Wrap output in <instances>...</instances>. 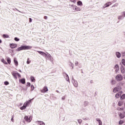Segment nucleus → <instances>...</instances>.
Returning a JSON list of instances; mask_svg holds the SVG:
<instances>
[{
  "label": "nucleus",
  "instance_id": "obj_1",
  "mask_svg": "<svg viewBox=\"0 0 125 125\" xmlns=\"http://www.w3.org/2000/svg\"><path fill=\"white\" fill-rule=\"evenodd\" d=\"M37 52L41 54L42 56H43V57H45L46 59H48L51 62H53V58L50 54L47 53L46 54L45 53L42 51H37Z\"/></svg>",
  "mask_w": 125,
  "mask_h": 125
},
{
  "label": "nucleus",
  "instance_id": "obj_2",
  "mask_svg": "<svg viewBox=\"0 0 125 125\" xmlns=\"http://www.w3.org/2000/svg\"><path fill=\"white\" fill-rule=\"evenodd\" d=\"M32 48V47L29 45H21V47H19L18 48H17L16 51L17 52H19L23 50L31 49Z\"/></svg>",
  "mask_w": 125,
  "mask_h": 125
},
{
  "label": "nucleus",
  "instance_id": "obj_3",
  "mask_svg": "<svg viewBox=\"0 0 125 125\" xmlns=\"http://www.w3.org/2000/svg\"><path fill=\"white\" fill-rule=\"evenodd\" d=\"M11 74L16 80L18 79L17 76H18L19 78H21V75L17 71H13Z\"/></svg>",
  "mask_w": 125,
  "mask_h": 125
},
{
  "label": "nucleus",
  "instance_id": "obj_4",
  "mask_svg": "<svg viewBox=\"0 0 125 125\" xmlns=\"http://www.w3.org/2000/svg\"><path fill=\"white\" fill-rule=\"evenodd\" d=\"M115 79L117 82H121L123 80V77L121 74H118L116 76Z\"/></svg>",
  "mask_w": 125,
  "mask_h": 125
},
{
  "label": "nucleus",
  "instance_id": "obj_5",
  "mask_svg": "<svg viewBox=\"0 0 125 125\" xmlns=\"http://www.w3.org/2000/svg\"><path fill=\"white\" fill-rule=\"evenodd\" d=\"M73 7V9L76 11H81V9L80 7H77L76 5L72 4L71 5Z\"/></svg>",
  "mask_w": 125,
  "mask_h": 125
},
{
  "label": "nucleus",
  "instance_id": "obj_6",
  "mask_svg": "<svg viewBox=\"0 0 125 125\" xmlns=\"http://www.w3.org/2000/svg\"><path fill=\"white\" fill-rule=\"evenodd\" d=\"M71 82H72L74 86L75 87H77L78 86H79V84L78 83V82L77 81V80H75V79H74L73 77L72 78V80H71Z\"/></svg>",
  "mask_w": 125,
  "mask_h": 125
},
{
  "label": "nucleus",
  "instance_id": "obj_7",
  "mask_svg": "<svg viewBox=\"0 0 125 125\" xmlns=\"http://www.w3.org/2000/svg\"><path fill=\"white\" fill-rule=\"evenodd\" d=\"M24 119L25 121L27 122L28 123H30L32 120V117L31 116L28 117L27 116H25Z\"/></svg>",
  "mask_w": 125,
  "mask_h": 125
},
{
  "label": "nucleus",
  "instance_id": "obj_8",
  "mask_svg": "<svg viewBox=\"0 0 125 125\" xmlns=\"http://www.w3.org/2000/svg\"><path fill=\"white\" fill-rule=\"evenodd\" d=\"M112 4V2H108L104 4V6L103 7L104 8H105L106 7H108L110 5Z\"/></svg>",
  "mask_w": 125,
  "mask_h": 125
},
{
  "label": "nucleus",
  "instance_id": "obj_9",
  "mask_svg": "<svg viewBox=\"0 0 125 125\" xmlns=\"http://www.w3.org/2000/svg\"><path fill=\"white\" fill-rule=\"evenodd\" d=\"M17 46H18L17 44H14V43L10 44V46L12 49H14L16 48Z\"/></svg>",
  "mask_w": 125,
  "mask_h": 125
},
{
  "label": "nucleus",
  "instance_id": "obj_10",
  "mask_svg": "<svg viewBox=\"0 0 125 125\" xmlns=\"http://www.w3.org/2000/svg\"><path fill=\"white\" fill-rule=\"evenodd\" d=\"M121 72L122 74L125 73V68L123 65L121 66Z\"/></svg>",
  "mask_w": 125,
  "mask_h": 125
},
{
  "label": "nucleus",
  "instance_id": "obj_11",
  "mask_svg": "<svg viewBox=\"0 0 125 125\" xmlns=\"http://www.w3.org/2000/svg\"><path fill=\"white\" fill-rule=\"evenodd\" d=\"M19 82H20V83H21L22 84H25V79L23 78V79H20Z\"/></svg>",
  "mask_w": 125,
  "mask_h": 125
},
{
  "label": "nucleus",
  "instance_id": "obj_12",
  "mask_svg": "<svg viewBox=\"0 0 125 125\" xmlns=\"http://www.w3.org/2000/svg\"><path fill=\"white\" fill-rule=\"evenodd\" d=\"M48 89L47 86H44L43 88V90L42 91V92L43 93H46L47 91H48Z\"/></svg>",
  "mask_w": 125,
  "mask_h": 125
},
{
  "label": "nucleus",
  "instance_id": "obj_13",
  "mask_svg": "<svg viewBox=\"0 0 125 125\" xmlns=\"http://www.w3.org/2000/svg\"><path fill=\"white\" fill-rule=\"evenodd\" d=\"M115 54L117 58H120L121 57V53H120L119 52H116Z\"/></svg>",
  "mask_w": 125,
  "mask_h": 125
},
{
  "label": "nucleus",
  "instance_id": "obj_14",
  "mask_svg": "<svg viewBox=\"0 0 125 125\" xmlns=\"http://www.w3.org/2000/svg\"><path fill=\"white\" fill-rule=\"evenodd\" d=\"M37 123H38V125H45L43 121H37Z\"/></svg>",
  "mask_w": 125,
  "mask_h": 125
},
{
  "label": "nucleus",
  "instance_id": "obj_15",
  "mask_svg": "<svg viewBox=\"0 0 125 125\" xmlns=\"http://www.w3.org/2000/svg\"><path fill=\"white\" fill-rule=\"evenodd\" d=\"M14 63L16 66H18L19 65V62L17 60V59L15 58L14 60Z\"/></svg>",
  "mask_w": 125,
  "mask_h": 125
},
{
  "label": "nucleus",
  "instance_id": "obj_16",
  "mask_svg": "<svg viewBox=\"0 0 125 125\" xmlns=\"http://www.w3.org/2000/svg\"><path fill=\"white\" fill-rule=\"evenodd\" d=\"M77 5L82 6L83 5V3L81 0H79L77 1Z\"/></svg>",
  "mask_w": 125,
  "mask_h": 125
},
{
  "label": "nucleus",
  "instance_id": "obj_17",
  "mask_svg": "<svg viewBox=\"0 0 125 125\" xmlns=\"http://www.w3.org/2000/svg\"><path fill=\"white\" fill-rule=\"evenodd\" d=\"M118 91H119V88L117 87H115L113 89V93H117V92H118Z\"/></svg>",
  "mask_w": 125,
  "mask_h": 125
},
{
  "label": "nucleus",
  "instance_id": "obj_18",
  "mask_svg": "<svg viewBox=\"0 0 125 125\" xmlns=\"http://www.w3.org/2000/svg\"><path fill=\"white\" fill-rule=\"evenodd\" d=\"M119 116H120L121 119H123L125 117V115H124L123 113H120L119 115Z\"/></svg>",
  "mask_w": 125,
  "mask_h": 125
},
{
  "label": "nucleus",
  "instance_id": "obj_19",
  "mask_svg": "<svg viewBox=\"0 0 125 125\" xmlns=\"http://www.w3.org/2000/svg\"><path fill=\"white\" fill-rule=\"evenodd\" d=\"M125 18V17H123L122 15L119 16L118 17V19L119 20H122Z\"/></svg>",
  "mask_w": 125,
  "mask_h": 125
},
{
  "label": "nucleus",
  "instance_id": "obj_20",
  "mask_svg": "<svg viewBox=\"0 0 125 125\" xmlns=\"http://www.w3.org/2000/svg\"><path fill=\"white\" fill-rule=\"evenodd\" d=\"M2 36H3V38H6V39L9 38V35H7V34H3V35H2Z\"/></svg>",
  "mask_w": 125,
  "mask_h": 125
},
{
  "label": "nucleus",
  "instance_id": "obj_21",
  "mask_svg": "<svg viewBox=\"0 0 125 125\" xmlns=\"http://www.w3.org/2000/svg\"><path fill=\"white\" fill-rule=\"evenodd\" d=\"M35 79L34 78V77L33 76H31V81L32 82V83H34L35 82Z\"/></svg>",
  "mask_w": 125,
  "mask_h": 125
},
{
  "label": "nucleus",
  "instance_id": "obj_22",
  "mask_svg": "<svg viewBox=\"0 0 125 125\" xmlns=\"http://www.w3.org/2000/svg\"><path fill=\"white\" fill-rule=\"evenodd\" d=\"M115 97L116 98H119V97H121V93H117L116 95H115Z\"/></svg>",
  "mask_w": 125,
  "mask_h": 125
},
{
  "label": "nucleus",
  "instance_id": "obj_23",
  "mask_svg": "<svg viewBox=\"0 0 125 125\" xmlns=\"http://www.w3.org/2000/svg\"><path fill=\"white\" fill-rule=\"evenodd\" d=\"M89 103L88 102H84L83 103V105L84 106L86 107L88 105Z\"/></svg>",
  "mask_w": 125,
  "mask_h": 125
},
{
  "label": "nucleus",
  "instance_id": "obj_24",
  "mask_svg": "<svg viewBox=\"0 0 125 125\" xmlns=\"http://www.w3.org/2000/svg\"><path fill=\"white\" fill-rule=\"evenodd\" d=\"M69 65L70 66L72 67V69L74 68V64H73V63L72 62H69Z\"/></svg>",
  "mask_w": 125,
  "mask_h": 125
},
{
  "label": "nucleus",
  "instance_id": "obj_25",
  "mask_svg": "<svg viewBox=\"0 0 125 125\" xmlns=\"http://www.w3.org/2000/svg\"><path fill=\"white\" fill-rule=\"evenodd\" d=\"M7 63L9 64L11 63V59H10V58H7Z\"/></svg>",
  "mask_w": 125,
  "mask_h": 125
},
{
  "label": "nucleus",
  "instance_id": "obj_26",
  "mask_svg": "<svg viewBox=\"0 0 125 125\" xmlns=\"http://www.w3.org/2000/svg\"><path fill=\"white\" fill-rule=\"evenodd\" d=\"M4 84L6 86L8 85L9 84V83L8 81H6L4 82Z\"/></svg>",
  "mask_w": 125,
  "mask_h": 125
},
{
  "label": "nucleus",
  "instance_id": "obj_27",
  "mask_svg": "<svg viewBox=\"0 0 125 125\" xmlns=\"http://www.w3.org/2000/svg\"><path fill=\"white\" fill-rule=\"evenodd\" d=\"M125 123L124 121H123V120H120L119 122V124L120 125H123L124 123Z\"/></svg>",
  "mask_w": 125,
  "mask_h": 125
},
{
  "label": "nucleus",
  "instance_id": "obj_28",
  "mask_svg": "<svg viewBox=\"0 0 125 125\" xmlns=\"http://www.w3.org/2000/svg\"><path fill=\"white\" fill-rule=\"evenodd\" d=\"M34 89H35L34 86L33 84H32L31 85V90L32 91H34Z\"/></svg>",
  "mask_w": 125,
  "mask_h": 125
},
{
  "label": "nucleus",
  "instance_id": "obj_29",
  "mask_svg": "<svg viewBox=\"0 0 125 125\" xmlns=\"http://www.w3.org/2000/svg\"><path fill=\"white\" fill-rule=\"evenodd\" d=\"M14 40L15 41L18 42L20 41V39H19L18 37H15Z\"/></svg>",
  "mask_w": 125,
  "mask_h": 125
},
{
  "label": "nucleus",
  "instance_id": "obj_30",
  "mask_svg": "<svg viewBox=\"0 0 125 125\" xmlns=\"http://www.w3.org/2000/svg\"><path fill=\"white\" fill-rule=\"evenodd\" d=\"M12 10L14 11L16 10L17 11H18L19 12L21 13V12L19 11L17 8H13Z\"/></svg>",
  "mask_w": 125,
  "mask_h": 125
},
{
  "label": "nucleus",
  "instance_id": "obj_31",
  "mask_svg": "<svg viewBox=\"0 0 125 125\" xmlns=\"http://www.w3.org/2000/svg\"><path fill=\"white\" fill-rule=\"evenodd\" d=\"M121 16L125 17V11L122 12L121 13Z\"/></svg>",
  "mask_w": 125,
  "mask_h": 125
},
{
  "label": "nucleus",
  "instance_id": "obj_32",
  "mask_svg": "<svg viewBox=\"0 0 125 125\" xmlns=\"http://www.w3.org/2000/svg\"><path fill=\"white\" fill-rule=\"evenodd\" d=\"M125 99V94H124L121 96V100H124Z\"/></svg>",
  "mask_w": 125,
  "mask_h": 125
},
{
  "label": "nucleus",
  "instance_id": "obj_33",
  "mask_svg": "<svg viewBox=\"0 0 125 125\" xmlns=\"http://www.w3.org/2000/svg\"><path fill=\"white\" fill-rule=\"evenodd\" d=\"M26 108V106L23 105V106H21L20 107V109H21V110H23L25 109Z\"/></svg>",
  "mask_w": 125,
  "mask_h": 125
},
{
  "label": "nucleus",
  "instance_id": "obj_34",
  "mask_svg": "<svg viewBox=\"0 0 125 125\" xmlns=\"http://www.w3.org/2000/svg\"><path fill=\"white\" fill-rule=\"evenodd\" d=\"M62 75H63V76H64V77H67V76H68V75H67V73H64V72L62 73Z\"/></svg>",
  "mask_w": 125,
  "mask_h": 125
},
{
  "label": "nucleus",
  "instance_id": "obj_35",
  "mask_svg": "<svg viewBox=\"0 0 125 125\" xmlns=\"http://www.w3.org/2000/svg\"><path fill=\"white\" fill-rule=\"evenodd\" d=\"M65 80H66V81L67 82L70 83V80H69V78L68 76L67 77H66V78H65Z\"/></svg>",
  "mask_w": 125,
  "mask_h": 125
},
{
  "label": "nucleus",
  "instance_id": "obj_36",
  "mask_svg": "<svg viewBox=\"0 0 125 125\" xmlns=\"http://www.w3.org/2000/svg\"><path fill=\"white\" fill-rule=\"evenodd\" d=\"M78 123H79V124H81L82 123V119H78Z\"/></svg>",
  "mask_w": 125,
  "mask_h": 125
},
{
  "label": "nucleus",
  "instance_id": "obj_37",
  "mask_svg": "<svg viewBox=\"0 0 125 125\" xmlns=\"http://www.w3.org/2000/svg\"><path fill=\"white\" fill-rule=\"evenodd\" d=\"M115 69H119V65L118 64H116L115 66Z\"/></svg>",
  "mask_w": 125,
  "mask_h": 125
},
{
  "label": "nucleus",
  "instance_id": "obj_38",
  "mask_svg": "<svg viewBox=\"0 0 125 125\" xmlns=\"http://www.w3.org/2000/svg\"><path fill=\"white\" fill-rule=\"evenodd\" d=\"M2 62H3V63L5 64H7V62L5 61L4 59H3L2 60Z\"/></svg>",
  "mask_w": 125,
  "mask_h": 125
},
{
  "label": "nucleus",
  "instance_id": "obj_39",
  "mask_svg": "<svg viewBox=\"0 0 125 125\" xmlns=\"http://www.w3.org/2000/svg\"><path fill=\"white\" fill-rule=\"evenodd\" d=\"M29 104L27 103H24L23 106H25V107H27V105H29Z\"/></svg>",
  "mask_w": 125,
  "mask_h": 125
},
{
  "label": "nucleus",
  "instance_id": "obj_40",
  "mask_svg": "<svg viewBox=\"0 0 125 125\" xmlns=\"http://www.w3.org/2000/svg\"><path fill=\"white\" fill-rule=\"evenodd\" d=\"M111 83L112 85H114L115 84V81L114 80H112Z\"/></svg>",
  "mask_w": 125,
  "mask_h": 125
},
{
  "label": "nucleus",
  "instance_id": "obj_41",
  "mask_svg": "<svg viewBox=\"0 0 125 125\" xmlns=\"http://www.w3.org/2000/svg\"><path fill=\"white\" fill-rule=\"evenodd\" d=\"M122 63L125 66V59H123L122 61Z\"/></svg>",
  "mask_w": 125,
  "mask_h": 125
},
{
  "label": "nucleus",
  "instance_id": "obj_42",
  "mask_svg": "<svg viewBox=\"0 0 125 125\" xmlns=\"http://www.w3.org/2000/svg\"><path fill=\"white\" fill-rule=\"evenodd\" d=\"M34 100V98L33 99H31V100H29L28 101H27L26 103H27V104H30V103L31 102V101H32V100Z\"/></svg>",
  "mask_w": 125,
  "mask_h": 125
},
{
  "label": "nucleus",
  "instance_id": "obj_43",
  "mask_svg": "<svg viewBox=\"0 0 125 125\" xmlns=\"http://www.w3.org/2000/svg\"><path fill=\"white\" fill-rule=\"evenodd\" d=\"M118 5V3H116L115 4L112 5V7H117Z\"/></svg>",
  "mask_w": 125,
  "mask_h": 125
},
{
  "label": "nucleus",
  "instance_id": "obj_44",
  "mask_svg": "<svg viewBox=\"0 0 125 125\" xmlns=\"http://www.w3.org/2000/svg\"><path fill=\"white\" fill-rule=\"evenodd\" d=\"M30 63H31V61H29V58H28L27 61V64H30Z\"/></svg>",
  "mask_w": 125,
  "mask_h": 125
},
{
  "label": "nucleus",
  "instance_id": "obj_45",
  "mask_svg": "<svg viewBox=\"0 0 125 125\" xmlns=\"http://www.w3.org/2000/svg\"><path fill=\"white\" fill-rule=\"evenodd\" d=\"M83 120H89V118L88 117H83Z\"/></svg>",
  "mask_w": 125,
  "mask_h": 125
},
{
  "label": "nucleus",
  "instance_id": "obj_46",
  "mask_svg": "<svg viewBox=\"0 0 125 125\" xmlns=\"http://www.w3.org/2000/svg\"><path fill=\"white\" fill-rule=\"evenodd\" d=\"M96 121L98 122V123L102 122L101 120L99 118H96Z\"/></svg>",
  "mask_w": 125,
  "mask_h": 125
},
{
  "label": "nucleus",
  "instance_id": "obj_47",
  "mask_svg": "<svg viewBox=\"0 0 125 125\" xmlns=\"http://www.w3.org/2000/svg\"><path fill=\"white\" fill-rule=\"evenodd\" d=\"M118 105L121 106L122 105V103L121 102H119Z\"/></svg>",
  "mask_w": 125,
  "mask_h": 125
},
{
  "label": "nucleus",
  "instance_id": "obj_48",
  "mask_svg": "<svg viewBox=\"0 0 125 125\" xmlns=\"http://www.w3.org/2000/svg\"><path fill=\"white\" fill-rule=\"evenodd\" d=\"M71 2H72L73 3H76V0H70Z\"/></svg>",
  "mask_w": 125,
  "mask_h": 125
},
{
  "label": "nucleus",
  "instance_id": "obj_49",
  "mask_svg": "<svg viewBox=\"0 0 125 125\" xmlns=\"http://www.w3.org/2000/svg\"><path fill=\"white\" fill-rule=\"evenodd\" d=\"M11 121H12V122H14V116H12V118H11Z\"/></svg>",
  "mask_w": 125,
  "mask_h": 125
},
{
  "label": "nucleus",
  "instance_id": "obj_50",
  "mask_svg": "<svg viewBox=\"0 0 125 125\" xmlns=\"http://www.w3.org/2000/svg\"><path fill=\"white\" fill-rule=\"evenodd\" d=\"M32 19L31 18H29V23L32 22Z\"/></svg>",
  "mask_w": 125,
  "mask_h": 125
},
{
  "label": "nucleus",
  "instance_id": "obj_51",
  "mask_svg": "<svg viewBox=\"0 0 125 125\" xmlns=\"http://www.w3.org/2000/svg\"><path fill=\"white\" fill-rule=\"evenodd\" d=\"M27 86H31L30 83H29V82L27 83Z\"/></svg>",
  "mask_w": 125,
  "mask_h": 125
},
{
  "label": "nucleus",
  "instance_id": "obj_52",
  "mask_svg": "<svg viewBox=\"0 0 125 125\" xmlns=\"http://www.w3.org/2000/svg\"><path fill=\"white\" fill-rule=\"evenodd\" d=\"M78 65H79V62H75V66H77Z\"/></svg>",
  "mask_w": 125,
  "mask_h": 125
},
{
  "label": "nucleus",
  "instance_id": "obj_53",
  "mask_svg": "<svg viewBox=\"0 0 125 125\" xmlns=\"http://www.w3.org/2000/svg\"><path fill=\"white\" fill-rule=\"evenodd\" d=\"M122 56H123V57H125V52H123L122 53Z\"/></svg>",
  "mask_w": 125,
  "mask_h": 125
},
{
  "label": "nucleus",
  "instance_id": "obj_54",
  "mask_svg": "<svg viewBox=\"0 0 125 125\" xmlns=\"http://www.w3.org/2000/svg\"><path fill=\"white\" fill-rule=\"evenodd\" d=\"M65 96H63V97H62V101H64V100H65Z\"/></svg>",
  "mask_w": 125,
  "mask_h": 125
},
{
  "label": "nucleus",
  "instance_id": "obj_55",
  "mask_svg": "<svg viewBox=\"0 0 125 125\" xmlns=\"http://www.w3.org/2000/svg\"><path fill=\"white\" fill-rule=\"evenodd\" d=\"M47 18H48V17H47L46 16H45L44 17V19L45 20H47Z\"/></svg>",
  "mask_w": 125,
  "mask_h": 125
},
{
  "label": "nucleus",
  "instance_id": "obj_56",
  "mask_svg": "<svg viewBox=\"0 0 125 125\" xmlns=\"http://www.w3.org/2000/svg\"><path fill=\"white\" fill-rule=\"evenodd\" d=\"M116 1H117V0H113L112 1H110V2H112V3H113L115 2Z\"/></svg>",
  "mask_w": 125,
  "mask_h": 125
},
{
  "label": "nucleus",
  "instance_id": "obj_57",
  "mask_svg": "<svg viewBox=\"0 0 125 125\" xmlns=\"http://www.w3.org/2000/svg\"><path fill=\"white\" fill-rule=\"evenodd\" d=\"M98 123H99V125H102V121L99 122Z\"/></svg>",
  "mask_w": 125,
  "mask_h": 125
},
{
  "label": "nucleus",
  "instance_id": "obj_58",
  "mask_svg": "<svg viewBox=\"0 0 125 125\" xmlns=\"http://www.w3.org/2000/svg\"><path fill=\"white\" fill-rule=\"evenodd\" d=\"M119 69H115V72L117 73L119 71Z\"/></svg>",
  "mask_w": 125,
  "mask_h": 125
},
{
  "label": "nucleus",
  "instance_id": "obj_59",
  "mask_svg": "<svg viewBox=\"0 0 125 125\" xmlns=\"http://www.w3.org/2000/svg\"><path fill=\"white\" fill-rule=\"evenodd\" d=\"M123 114V115L125 116V112H124L123 113H122Z\"/></svg>",
  "mask_w": 125,
  "mask_h": 125
},
{
  "label": "nucleus",
  "instance_id": "obj_60",
  "mask_svg": "<svg viewBox=\"0 0 125 125\" xmlns=\"http://www.w3.org/2000/svg\"><path fill=\"white\" fill-rule=\"evenodd\" d=\"M56 92L58 93H60V92L58 90H56Z\"/></svg>",
  "mask_w": 125,
  "mask_h": 125
},
{
  "label": "nucleus",
  "instance_id": "obj_61",
  "mask_svg": "<svg viewBox=\"0 0 125 125\" xmlns=\"http://www.w3.org/2000/svg\"><path fill=\"white\" fill-rule=\"evenodd\" d=\"M90 82L91 83H93L92 80H91Z\"/></svg>",
  "mask_w": 125,
  "mask_h": 125
},
{
  "label": "nucleus",
  "instance_id": "obj_62",
  "mask_svg": "<svg viewBox=\"0 0 125 125\" xmlns=\"http://www.w3.org/2000/svg\"><path fill=\"white\" fill-rule=\"evenodd\" d=\"M2 43V40H1L0 39V43Z\"/></svg>",
  "mask_w": 125,
  "mask_h": 125
},
{
  "label": "nucleus",
  "instance_id": "obj_63",
  "mask_svg": "<svg viewBox=\"0 0 125 125\" xmlns=\"http://www.w3.org/2000/svg\"><path fill=\"white\" fill-rule=\"evenodd\" d=\"M124 36L125 37V32H124Z\"/></svg>",
  "mask_w": 125,
  "mask_h": 125
},
{
  "label": "nucleus",
  "instance_id": "obj_64",
  "mask_svg": "<svg viewBox=\"0 0 125 125\" xmlns=\"http://www.w3.org/2000/svg\"><path fill=\"white\" fill-rule=\"evenodd\" d=\"M124 79H125V76L124 77Z\"/></svg>",
  "mask_w": 125,
  "mask_h": 125
}]
</instances>
